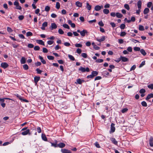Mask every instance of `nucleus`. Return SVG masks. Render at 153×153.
I'll list each match as a JSON object with an SVG mask.
<instances>
[{
  "label": "nucleus",
  "mask_w": 153,
  "mask_h": 153,
  "mask_svg": "<svg viewBox=\"0 0 153 153\" xmlns=\"http://www.w3.org/2000/svg\"><path fill=\"white\" fill-rule=\"evenodd\" d=\"M134 51H140V48L139 47H136L134 48Z\"/></svg>",
  "instance_id": "obj_42"
},
{
  "label": "nucleus",
  "mask_w": 153,
  "mask_h": 153,
  "mask_svg": "<svg viewBox=\"0 0 153 153\" xmlns=\"http://www.w3.org/2000/svg\"><path fill=\"white\" fill-rule=\"evenodd\" d=\"M110 140L112 141V143L114 144L117 145V141L114 138H110Z\"/></svg>",
  "instance_id": "obj_13"
},
{
  "label": "nucleus",
  "mask_w": 153,
  "mask_h": 153,
  "mask_svg": "<svg viewBox=\"0 0 153 153\" xmlns=\"http://www.w3.org/2000/svg\"><path fill=\"white\" fill-rule=\"evenodd\" d=\"M139 92L140 94H143L146 92V90L145 89H141L140 90Z\"/></svg>",
  "instance_id": "obj_48"
},
{
  "label": "nucleus",
  "mask_w": 153,
  "mask_h": 153,
  "mask_svg": "<svg viewBox=\"0 0 153 153\" xmlns=\"http://www.w3.org/2000/svg\"><path fill=\"white\" fill-rule=\"evenodd\" d=\"M43 52L45 53H47L48 52V50L46 48H43Z\"/></svg>",
  "instance_id": "obj_61"
},
{
  "label": "nucleus",
  "mask_w": 153,
  "mask_h": 153,
  "mask_svg": "<svg viewBox=\"0 0 153 153\" xmlns=\"http://www.w3.org/2000/svg\"><path fill=\"white\" fill-rule=\"evenodd\" d=\"M42 139L45 141H47V138L45 134H42Z\"/></svg>",
  "instance_id": "obj_27"
},
{
  "label": "nucleus",
  "mask_w": 153,
  "mask_h": 153,
  "mask_svg": "<svg viewBox=\"0 0 153 153\" xmlns=\"http://www.w3.org/2000/svg\"><path fill=\"white\" fill-rule=\"evenodd\" d=\"M58 32L60 34H63L64 33V31L61 29H59L58 30Z\"/></svg>",
  "instance_id": "obj_47"
},
{
  "label": "nucleus",
  "mask_w": 153,
  "mask_h": 153,
  "mask_svg": "<svg viewBox=\"0 0 153 153\" xmlns=\"http://www.w3.org/2000/svg\"><path fill=\"white\" fill-rule=\"evenodd\" d=\"M36 71H37V73L38 74H40L42 71L39 68H37L36 69Z\"/></svg>",
  "instance_id": "obj_62"
},
{
  "label": "nucleus",
  "mask_w": 153,
  "mask_h": 153,
  "mask_svg": "<svg viewBox=\"0 0 153 153\" xmlns=\"http://www.w3.org/2000/svg\"><path fill=\"white\" fill-rule=\"evenodd\" d=\"M36 42L40 45L44 46L45 44L44 42L41 40H36Z\"/></svg>",
  "instance_id": "obj_12"
},
{
  "label": "nucleus",
  "mask_w": 153,
  "mask_h": 153,
  "mask_svg": "<svg viewBox=\"0 0 153 153\" xmlns=\"http://www.w3.org/2000/svg\"><path fill=\"white\" fill-rule=\"evenodd\" d=\"M149 144L150 146L153 147V137H150L149 140Z\"/></svg>",
  "instance_id": "obj_18"
},
{
  "label": "nucleus",
  "mask_w": 153,
  "mask_h": 153,
  "mask_svg": "<svg viewBox=\"0 0 153 153\" xmlns=\"http://www.w3.org/2000/svg\"><path fill=\"white\" fill-rule=\"evenodd\" d=\"M50 10V7L48 6H46L45 8V10L47 12H48Z\"/></svg>",
  "instance_id": "obj_43"
},
{
  "label": "nucleus",
  "mask_w": 153,
  "mask_h": 153,
  "mask_svg": "<svg viewBox=\"0 0 153 153\" xmlns=\"http://www.w3.org/2000/svg\"><path fill=\"white\" fill-rule=\"evenodd\" d=\"M126 33L125 32L123 31L121 33L120 36H124L126 35Z\"/></svg>",
  "instance_id": "obj_51"
},
{
  "label": "nucleus",
  "mask_w": 153,
  "mask_h": 153,
  "mask_svg": "<svg viewBox=\"0 0 153 153\" xmlns=\"http://www.w3.org/2000/svg\"><path fill=\"white\" fill-rule=\"evenodd\" d=\"M62 26L63 27H64V28H67V29H70V27H69V26L67 24H63L62 25Z\"/></svg>",
  "instance_id": "obj_36"
},
{
  "label": "nucleus",
  "mask_w": 153,
  "mask_h": 153,
  "mask_svg": "<svg viewBox=\"0 0 153 153\" xmlns=\"http://www.w3.org/2000/svg\"><path fill=\"white\" fill-rule=\"evenodd\" d=\"M57 27V25L55 23H52L51 24V26L50 27V28L52 30L53 29H56Z\"/></svg>",
  "instance_id": "obj_6"
},
{
  "label": "nucleus",
  "mask_w": 153,
  "mask_h": 153,
  "mask_svg": "<svg viewBox=\"0 0 153 153\" xmlns=\"http://www.w3.org/2000/svg\"><path fill=\"white\" fill-rule=\"evenodd\" d=\"M124 7L128 10H129L130 9V7L129 5L127 4H125L124 5Z\"/></svg>",
  "instance_id": "obj_31"
},
{
  "label": "nucleus",
  "mask_w": 153,
  "mask_h": 153,
  "mask_svg": "<svg viewBox=\"0 0 153 153\" xmlns=\"http://www.w3.org/2000/svg\"><path fill=\"white\" fill-rule=\"evenodd\" d=\"M33 35V33L31 32H28L26 33V36H31Z\"/></svg>",
  "instance_id": "obj_35"
},
{
  "label": "nucleus",
  "mask_w": 153,
  "mask_h": 153,
  "mask_svg": "<svg viewBox=\"0 0 153 153\" xmlns=\"http://www.w3.org/2000/svg\"><path fill=\"white\" fill-rule=\"evenodd\" d=\"M136 65H134L132 66L131 68L130 71H132L133 70H134L136 68Z\"/></svg>",
  "instance_id": "obj_56"
},
{
  "label": "nucleus",
  "mask_w": 153,
  "mask_h": 153,
  "mask_svg": "<svg viewBox=\"0 0 153 153\" xmlns=\"http://www.w3.org/2000/svg\"><path fill=\"white\" fill-rule=\"evenodd\" d=\"M148 87L149 88L151 89H153V84H151L149 85L148 86Z\"/></svg>",
  "instance_id": "obj_59"
},
{
  "label": "nucleus",
  "mask_w": 153,
  "mask_h": 153,
  "mask_svg": "<svg viewBox=\"0 0 153 153\" xmlns=\"http://www.w3.org/2000/svg\"><path fill=\"white\" fill-rule=\"evenodd\" d=\"M76 83H78L79 84H81L82 82H84V80H81L80 79H78L76 80Z\"/></svg>",
  "instance_id": "obj_22"
},
{
  "label": "nucleus",
  "mask_w": 153,
  "mask_h": 153,
  "mask_svg": "<svg viewBox=\"0 0 153 153\" xmlns=\"http://www.w3.org/2000/svg\"><path fill=\"white\" fill-rule=\"evenodd\" d=\"M40 79V77L38 76H35L34 77V81L35 82L36 84L38 82L39 80V79Z\"/></svg>",
  "instance_id": "obj_19"
},
{
  "label": "nucleus",
  "mask_w": 153,
  "mask_h": 153,
  "mask_svg": "<svg viewBox=\"0 0 153 153\" xmlns=\"http://www.w3.org/2000/svg\"><path fill=\"white\" fill-rule=\"evenodd\" d=\"M151 98H153V94H149L146 99V100H148L149 99H150Z\"/></svg>",
  "instance_id": "obj_16"
},
{
  "label": "nucleus",
  "mask_w": 153,
  "mask_h": 153,
  "mask_svg": "<svg viewBox=\"0 0 153 153\" xmlns=\"http://www.w3.org/2000/svg\"><path fill=\"white\" fill-rule=\"evenodd\" d=\"M47 58L49 60H53L54 58V57L51 56H48Z\"/></svg>",
  "instance_id": "obj_46"
},
{
  "label": "nucleus",
  "mask_w": 153,
  "mask_h": 153,
  "mask_svg": "<svg viewBox=\"0 0 153 153\" xmlns=\"http://www.w3.org/2000/svg\"><path fill=\"white\" fill-rule=\"evenodd\" d=\"M48 25V22H45L42 24V26L45 27H46Z\"/></svg>",
  "instance_id": "obj_54"
},
{
  "label": "nucleus",
  "mask_w": 153,
  "mask_h": 153,
  "mask_svg": "<svg viewBox=\"0 0 153 153\" xmlns=\"http://www.w3.org/2000/svg\"><path fill=\"white\" fill-rule=\"evenodd\" d=\"M75 4L77 7H81L82 6V3L79 1H77L76 2Z\"/></svg>",
  "instance_id": "obj_15"
},
{
  "label": "nucleus",
  "mask_w": 153,
  "mask_h": 153,
  "mask_svg": "<svg viewBox=\"0 0 153 153\" xmlns=\"http://www.w3.org/2000/svg\"><path fill=\"white\" fill-rule=\"evenodd\" d=\"M56 8L57 9H59L60 7V4L59 2H57L56 4Z\"/></svg>",
  "instance_id": "obj_41"
},
{
  "label": "nucleus",
  "mask_w": 153,
  "mask_h": 153,
  "mask_svg": "<svg viewBox=\"0 0 153 153\" xmlns=\"http://www.w3.org/2000/svg\"><path fill=\"white\" fill-rule=\"evenodd\" d=\"M81 56H82L83 57H84L85 58H86L87 57V55L85 53H82L81 54Z\"/></svg>",
  "instance_id": "obj_49"
},
{
  "label": "nucleus",
  "mask_w": 153,
  "mask_h": 153,
  "mask_svg": "<svg viewBox=\"0 0 153 153\" xmlns=\"http://www.w3.org/2000/svg\"><path fill=\"white\" fill-rule=\"evenodd\" d=\"M14 5L16 6L15 7V8L19 10H21L22 8L19 5V3L18 1H15L14 2Z\"/></svg>",
  "instance_id": "obj_3"
},
{
  "label": "nucleus",
  "mask_w": 153,
  "mask_h": 153,
  "mask_svg": "<svg viewBox=\"0 0 153 153\" xmlns=\"http://www.w3.org/2000/svg\"><path fill=\"white\" fill-rule=\"evenodd\" d=\"M78 70L79 71H81L82 72H84L86 71L88 72L90 71L89 68H88L87 67L85 68L82 66H80Z\"/></svg>",
  "instance_id": "obj_1"
},
{
  "label": "nucleus",
  "mask_w": 153,
  "mask_h": 153,
  "mask_svg": "<svg viewBox=\"0 0 153 153\" xmlns=\"http://www.w3.org/2000/svg\"><path fill=\"white\" fill-rule=\"evenodd\" d=\"M27 47L29 48H32L34 47V45L32 44H29L27 45Z\"/></svg>",
  "instance_id": "obj_50"
},
{
  "label": "nucleus",
  "mask_w": 153,
  "mask_h": 153,
  "mask_svg": "<svg viewBox=\"0 0 153 153\" xmlns=\"http://www.w3.org/2000/svg\"><path fill=\"white\" fill-rule=\"evenodd\" d=\"M7 30L9 33H11L13 31L12 29L10 27H8L7 28Z\"/></svg>",
  "instance_id": "obj_37"
},
{
  "label": "nucleus",
  "mask_w": 153,
  "mask_h": 153,
  "mask_svg": "<svg viewBox=\"0 0 153 153\" xmlns=\"http://www.w3.org/2000/svg\"><path fill=\"white\" fill-rule=\"evenodd\" d=\"M30 130L27 129L26 131H24L22 133V134L23 135H25L28 134L29 135L31 134L29 133Z\"/></svg>",
  "instance_id": "obj_7"
},
{
  "label": "nucleus",
  "mask_w": 153,
  "mask_h": 153,
  "mask_svg": "<svg viewBox=\"0 0 153 153\" xmlns=\"http://www.w3.org/2000/svg\"><path fill=\"white\" fill-rule=\"evenodd\" d=\"M65 146V144L62 143H60L58 144H57V146L60 148H62L64 147Z\"/></svg>",
  "instance_id": "obj_11"
},
{
  "label": "nucleus",
  "mask_w": 153,
  "mask_h": 153,
  "mask_svg": "<svg viewBox=\"0 0 153 153\" xmlns=\"http://www.w3.org/2000/svg\"><path fill=\"white\" fill-rule=\"evenodd\" d=\"M8 66V64L6 62H2L1 64V67L5 69L7 68Z\"/></svg>",
  "instance_id": "obj_5"
},
{
  "label": "nucleus",
  "mask_w": 153,
  "mask_h": 153,
  "mask_svg": "<svg viewBox=\"0 0 153 153\" xmlns=\"http://www.w3.org/2000/svg\"><path fill=\"white\" fill-rule=\"evenodd\" d=\"M105 39H106L105 36H102V37L101 39H99L98 38H97L96 39V40L97 41H98L100 42H101L104 41L105 40Z\"/></svg>",
  "instance_id": "obj_8"
},
{
  "label": "nucleus",
  "mask_w": 153,
  "mask_h": 153,
  "mask_svg": "<svg viewBox=\"0 0 153 153\" xmlns=\"http://www.w3.org/2000/svg\"><path fill=\"white\" fill-rule=\"evenodd\" d=\"M116 16L118 18H121L123 16V15L119 13H117L116 14Z\"/></svg>",
  "instance_id": "obj_23"
},
{
  "label": "nucleus",
  "mask_w": 153,
  "mask_h": 153,
  "mask_svg": "<svg viewBox=\"0 0 153 153\" xmlns=\"http://www.w3.org/2000/svg\"><path fill=\"white\" fill-rule=\"evenodd\" d=\"M20 61L21 63L22 64L25 63L26 62V59L24 57H22Z\"/></svg>",
  "instance_id": "obj_21"
},
{
  "label": "nucleus",
  "mask_w": 153,
  "mask_h": 153,
  "mask_svg": "<svg viewBox=\"0 0 153 153\" xmlns=\"http://www.w3.org/2000/svg\"><path fill=\"white\" fill-rule=\"evenodd\" d=\"M139 29L140 30L143 31L144 30V27L143 26L140 25Z\"/></svg>",
  "instance_id": "obj_34"
},
{
  "label": "nucleus",
  "mask_w": 153,
  "mask_h": 153,
  "mask_svg": "<svg viewBox=\"0 0 153 153\" xmlns=\"http://www.w3.org/2000/svg\"><path fill=\"white\" fill-rule=\"evenodd\" d=\"M96 20L95 19H94L93 20L89 21H88V22L90 24H92L93 23L95 22H96Z\"/></svg>",
  "instance_id": "obj_57"
},
{
  "label": "nucleus",
  "mask_w": 153,
  "mask_h": 153,
  "mask_svg": "<svg viewBox=\"0 0 153 153\" xmlns=\"http://www.w3.org/2000/svg\"><path fill=\"white\" fill-rule=\"evenodd\" d=\"M103 8V7L102 5H97L95 6L94 7V10L96 11H99L101 9H102Z\"/></svg>",
  "instance_id": "obj_4"
},
{
  "label": "nucleus",
  "mask_w": 153,
  "mask_h": 153,
  "mask_svg": "<svg viewBox=\"0 0 153 153\" xmlns=\"http://www.w3.org/2000/svg\"><path fill=\"white\" fill-rule=\"evenodd\" d=\"M82 51L81 49L78 48L76 50V52L77 53L80 54L81 53Z\"/></svg>",
  "instance_id": "obj_64"
},
{
  "label": "nucleus",
  "mask_w": 153,
  "mask_h": 153,
  "mask_svg": "<svg viewBox=\"0 0 153 153\" xmlns=\"http://www.w3.org/2000/svg\"><path fill=\"white\" fill-rule=\"evenodd\" d=\"M23 68L25 70H27L28 69V66L27 64L23 65Z\"/></svg>",
  "instance_id": "obj_38"
},
{
  "label": "nucleus",
  "mask_w": 153,
  "mask_h": 153,
  "mask_svg": "<svg viewBox=\"0 0 153 153\" xmlns=\"http://www.w3.org/2000/svg\"><path fill=\"white\" fill-rule=\"evenodd\" d=\"M114 124L113 123H112L111 124V131L112 132H114L115 130V128L114 127Z\"/></svg>",
  "instance_id": "obj_10"
},
{
  "label": "nucleus",
  "mask_w": 153,
  "mask_h": 153,
  "mask_svg": "<svg viewBox=\"0 0 153 153\" xmlns=\"http://www.w3.org/2000/svg\"><path fill=\"white\" fill-rule=\"evenodd\" d=\"M91 6L87 2L86 3V8L88 10H90L91 9Z\"/></svg>",
  "instance_id": "obj_24"
},
{
  "label": "nucleus",
  "mask_w": 153,
  "mask_h": 153,
  "mask_svg": "<svg viewBox=\"0 0 153 153\" xmlns=\"http://www.w3.org/2000/svg\"><path fill=\"white\" fill-rule=\"evenodd\" d=\"M103 11L104 13L105 14H108L109 12V10L108 9H104L103 10Z\"/></svg>",
  "instance_id": "obj_26"
},
{
  "label": "nucleus",
  "mask_w": 153,
  "mask_h": 153,
  "mask_svg": "<svg viewBox=\"0 0 153 153\" xmlns=\"http://www.w3.org/2000/svg\"><path fill=\"white\" fill-rule=\"evenodd\" d=\"M64 45L68 47L71 44L68 42H65L64 43Z\"/></svg>",
  "instance_id": "obj_60"
},
{
  "label": "nucleus",
  "mask_w": 153,
  "mask_h": 153,
  "mask_svg": "<svg viewBox=\"0 0 153 153\" xmlns=\"http://www.w3.org/2000/svg\"><path fill=\"white\" fill-rule=\"evenodd\" d=\"M77 32L80 33V35L84 37L85 36V34L88 33V31L86 30H83L80 31L79 30H78Z\"/></svg>",
  "instance_id": "obj_2"
},
{
  "label": "nucleus",
  "mask_w": 153,
  "mask_h": 153,
  "mask_svg": "<svg viewBox=\"0 0 153 153\" xmlns=\"http://www.w3.org/2000/svg\"><path fill=\"white\" fill-rule=\"evenodd\" d=\"M142 105L144 107H146L147 106V104L146 102L144 101H143L141 102Z\"/></svg>",
  "instance_id": "obj_33"
},
{
  "label": "nucleus",
  "mask_w": 153,
  "mask_h": 153,
  "mask_svg": "<svg viewBox=\"0 0 153 153\" xmlns=\"http://www.w3.org/2000/svg\"><path fill=\"white\" fill-rule=\"evenodd\" d=\"M19 99L20 100H21L22 101H23V102H28V100H27L25 99H23V97H20Z\"/></svg>",
  "instance_id": "obj_32"
},
{
  "label": "nucleus",
  "mask_w": 153,
  "mask_h": 153,
  "mask_svg": "<svg viewBox=\"0 0 153 153\" xmlns=\"http://www.w3.org/2000/svg\"><path fill=\"white\" fill-rule=\"evenodd\" d=\"M128 111V109L126 108H124L122 110V112L124 113Z\"/></svg>",
  "instance_id": "obj_45"
},
{
  "label": "nucleus",
  "mask_w": 153,
  "mask_h": 153,
  "mask_svg": "<svg viewBox=\"0 0 153 153\" xmlns=\"http://www.w3.org/2000/svg\"><path fill=\"white\" fill-rule=\"evenodd\" d=\"M62 152V153H71V151L65 149H63L61 150Z\"/></svg>",
  "instance_id": "obj_17"
},
{
  "label": "nucleus",
  "mask_w": 153,
  "mask_h": 153,
  "mask_svg": "<svg viewBox=\"0 0 153 153\" xmlns=\"http://www.w3.org/2000/svg\"><path fill=\"white\" fill-rule=\"evenodd\" d=\"M149 11V10L148 8H145L143 11V13L146 14L148 13Z\"/></svg>",
  "instance_id": "obj_20"
},
{
  "label": "nucleus",
  "mask_w": 153,
  "mask_h": 153,
  "mask_svg": "<svg viewBox=\"0 0 153 153\" xmlns=\"http://www.w3.org/2000/svg\"><path fill=\"white\" fill-rule=\"evenodd\" d=\"M142 1L140 0L139 1L137 2V6L139 9H141V8Z\"/></svg>",
  "instance_id": "obj_14"
},
{
  "label": "nucleus",
  "mask_w": 153,
  "mask_h": 153,
  "mask_svg": "<svg viewBox=\"0 0 153 153\" xmlns=\"http://www.w3.org/2000/svg\"><path fill=\"white\" fill-rule=\"evenodd\" d=\"M140 52L144 56H145L146 54L145 51L143 49H141L140 51Z\"/></svg>",
  "instance_id": "obj_25"
},
{
  "label": "nucleus",
  "mask_w": 153,
  "mask_h": 153,
  "mask_svg": "<svg viewBox=\"0 0 153 153\" xmlns=\"http://www.w3.org/2000/svg\"><path fill=\"white\" fill-rule=\"evenodd\" d=\"M152 5V2L150 1L147 4V7H148L150 8Z\"/></svg>",
  "instance_id": "obj_30"
},
{
  "label": "nucleus",
  "mask_w": 153,
  "mask_h": 153,
  "mask_svg": "<svg viewBox=\"0 0 153 153\" xmlns=\"http://www.w3.org/2000/svg\"><path fill=\"white\" fill-rule=\"evenodd\" d=\"M91 74L94 77L98 74V73L96 71H94L92 72Z\"/></svg>",
  "instance_id": "obj_29"
},
{
  "label": "nucleus",
  "mask_w": 153,
  "mask_h": 153,
  "mask_svg": "<svg viewBox=\"0 0 153 153\" xmlns=\"http://www.w3.org/2000/svg\"><path fill=\"white\" fill-rule=\"evenodd\" d=\"M120 27L122 29H124L125 27V25L124 24H121L120 25Z\"/></svg>",
  "instance_id": "obj_44"
},
{
  "label": "nucleus",
  "mask_w": 153,
  "mask_h": 153,
  "mask_svg": "<svg viewBox=\"0 0 153 153\" xmlns=\"http://www.w3.org/2000/svg\"><path fill=\"white\" fill-rule=\"evenodd\" d=\"M95 146L98 148H100V146L99 144L98 143V142H96L95 143Z\"/></svg>",
  "instance_id": "obj_55"
},
{
  "label": "nucleus",
  "mask_w": 153,
  "mask_h": 153,
  "mask_svg": "<svg viewBox=\"0 0 153 153\" xmlns=\"http://www.w3.org/2000/svg\"><path fill=\"white\" fill-rule=\"evenodd\" d=\"M99 25L100 26H104V24L102 21L99 22L98 23Z\"/></svg>",
  "instance_id": "obj_58"
},
{
  "label": "nucleus",
  "mask_w": 153,
  "mask_h": 153,
  "mask_svg": "<svg viewBox=\"0 0 153 153\" xmlns=\"http://www.w3.org/2000/svg\"><path fill=\"white\" fill-rule=\"evenodd\" d=\"M68 57L72 61H74L75 60L74 58L72 55H68Z\"/></svg>",
  "instance_id": "obj_28"
},
{
  "label": "nucleus",
  "mask_w": 153,
  "mask_h": 153,
  "mask_svg": "<svg viewBox=\"0 0 153 153\" xmlns=\"http://www.w3.org/2000/svg\"><path fill=\"white\" fill-rule=\"evenodd\" d=\"M40 49L39 47L38 46H36L34 48V49L35 51H39Z\"/></svg>",
  "instance_id": "obj_40"
},
{
  "label": "nucleus",
  "mask_w": 153,
  "mask_h": 153,
  "mask_svg": "<svg viewBox=\"0 0 153 153\" xmlns=\"http://www.w3.org/2000/svg\"><path fill=\"white\" fill-rule=\"evenodd\" d=\"M18 18L20 20H22L24 18V16L23 15L19 16L18 17Z\"/></svg>",
  "instance_id": "obj_53"
},
{
  "label": "nucleus",
  "mask_w": 153,
  "mask_h": 153,
  "mask_svg": "<svg viewBox=\"0 0 153 153\" xmlns=\"http://www.w3.org/2000/svg\"><path fill=\"white\" fill-rule=\"evenodd\" d=\"M75 46L76 47H82V45L80 44L76 43L75 45Z\"/></svg>",
  "instance_id": "obj_52"
},
{
  "label": "nucleus",
  "mask_w": 153,
  "mask_h": 153,
  "mask_svg": "<svg viewBox=\"0 0 153 153\" xmlns=\"http://www.w3.org/2000/svg\"><path fill=\"white\" fill-rule=\"evenodd\" d=\"M53 43V41H48L47 42L48 44L49 45H51Z\"/></svg>",
  "instance_id": "obj_63"
},
{
  "label": "nucleus",
  "mask_w": 153,
  "mask_h": 153,
  "mask_svg": "<svg viewBox=\"0 0 153 153\" xmlns=\"http://www.w3.org/2000/svg\"><path fill=\"white\" fill-rule=\"evenodd\" d=\"M120 57L121 60L123 62H127L128 60V59L126 57L121 56Z\"/></svg>",
  "instance_id": "obj_9"
},
{
  "label": "nucleus",
  "mask_w": 153,
  "mask_h": 153,
  "mask_svg": "<svg viewBox=\"0 0 153 153\" xmlns=\"http://www.w3.org/2000/svg\"><path fill=\"white\" fill-rule=\"evenodd\" d=\"M103 60L102 59H97L96 61V62H98V63H101L103 62Z\"/></svg>",
  "instance_id": "obj_39"
}]
</instances>
